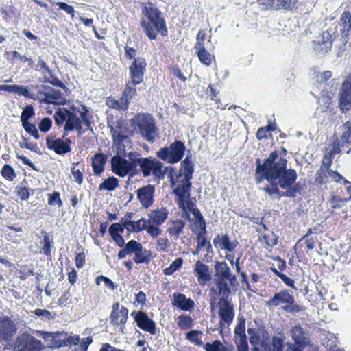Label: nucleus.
<instances>
[{"label": "nucleus", "mask_w": 351, "mask_h": 351, "mask_svg": "<svg viewBox=\"0 0 351 351\" xmlns=\"http://www.w3.org/2000/svg\"><path fill=\"white\" fill-rule=\"evenodd\" d=\"M234 333V339L247 337L245 334V322L243 318H239V322L236 325Z\"/></svg>", "instance_id": "obj_47"}, {"label": "nucleus", "mask_w": 351, "mask_h": 351, "mask_svg": "<svg viewBox=\"0 0 351 351\" xmlns=\"http://www.w3.org/2000/svg\"><path fill=\"white\" fill-rule=\"evenodd\" d=\"M195 50L197 51V54L201 63L206 66H210L214 59V56L206 50L205 48Z\"/></svg>", "instance_id": "obj_42"}, {"label": "nucleus", "mask_w": 351, "mask_h": 351, "mask_svg": "<svg viewBox=\"0 0 351 351\" xmlns=\"http://www.w3.org/2000/svg\"><path fill=\"white\" fill-rule=\"evenodd\" d=\"M143 138L149 143H154L158 136V128L153 117L149 114H138L133 119Z\"/></svg>", "instance_id": "obj_6"}, {"label": "nucleus", "mask_w": 351, "mask_h": 351, "mask_svg": "<svg viewBox=\"0 0 351 351\" xmlns=\"http://www.w3.org/2000/svg\"><path fill=\"white\" fill-rule=\"evenodd\" d=\"M119 185L117 178L114 176L109 177L104 180L102 183L99 184V191L107 190L109 191H114Z\"/></svg>", "instance_id": "obj_43"}, {"label": "nucleus", "mask_w": 351, "mask_h": 351, "mask_svg": "<svg viewBox=\"0 0 351 351\" xmlns=\"http://www.w3.org/2000/svg\"><path fill=\"white\" fill-rule=\"evenodd\" d=\"M134 158H136V152L128 150L124 154L117 152V154L110 160L112 172L119 177L136 175L137 169H136V162H134Z\"/></svg>", "instance_id": "obj_3"}, {"label": "nucleus", "mask_w": 351, "mask_h": 351, "mask_svg": "<svg viewBox=\"0 0 351 351\" xmlns=\"http://www.w3.org/2000/svg\"><path fill=\"white\" fill-rule=\"evenodd\" d=\"M108 128L112 136L113 142L116 147L117 152L124 154L131 149V141L128 136V129L122 121H117L115 123H108Z\"/></svg>", "instance_id": "obj_5"}, {"label": "nucleus", "mask_w": 351, "mask_h": 351, "mask_svg": "<svg viewBox=\"0 0 351 351\" xmlns=\"http://www.w3.org/2000/svg\"><path fill=\"white\" fill-rule=\"evenodd\" d=\"M69 110L66 108L59 109L57 112H56L54 114V119L56 123L58 125H62L64 122L66 123Z\"/></svg>", "instance_id": "obj_49"}, {"label": "nucleus", "mask_w": 351, "mask_h": 351, "mask_svg": "<svg viewBox=\"0 0 351 351\" xmlns=\"http://www.w3.org/2000/svg\"><path fill=\"white\" fill-rule=\"evenodd\" d=\"M172 304L184 311H191L195 307L194 301L191 298H187L184 294L180 293L173 294Z\"/></svg>", "instance_id": "obj_27"}, {"label": "nucleus", "mask_w": 351, "mask_h": 351, "mask_svg": "<svg viewBox=\"0 0 351 351\" xmlns=\"http://www.w3.org/2000/svg\"><path fill=\"white\" fill-rule=\"evenodd\" d=\"M256 162V179L258 182L266 180L271 184L278 185L286 191L299 187L298 185L293 186L298 178L296 171L287 168V160L277 151L271 152L263 164L260 163L259 159Z\"/></svg>", "instance_id": "obj_1"}, {"label": "nucleus", "mask_w": 351, "mask_h": 351, "mask_svg": "<svg viewBox=\"0 0 351 351\" xmlns=\"http://www.w3.org/2000/svg\"><path fill=\"white\" fill-rule=\"evenodd\" d=\"M190 188L186 186H174L173 193L178 197V202L179 208L182 210L184 213L190 211L193 215L194 210H199L195 208L193 202L188 200L190 196Z\"/></svg>", "instance_id": "obj_14"}, {"label": "nucleus", "mask_w": 351, "mask_h": 351, "mask_svg": "<svg viewBox=\"0 0 351 351\" xmlns=\"http://www.w3.org/2000/svg\"><path fill=\"white\" fill-rule=\"evenodd\" d=\"M107 161V156L102 153H97L92 158V167L96 176H100L104 172Z\"/></svg>", "instance_id": "obj_33"}, {"label": "nucleus", "mask_w": 351, "mask_h": 351, "mask_svg": "<svg viewBox=\"0 0 351 351\" xmlns=\"http://www.w3.org/2000/svg\"><path fill=\"white\" fill-rule=\"evenodd\" d=\"M194 273L197 278L198 283L201 286H205L206 284L211 280L209 266L200 261H197L195 263L194 265Z\"/></svg>", "instance_id": "obj_25"}, {"label": "nucleus", "mask_w": 351, "mask_h": 351, "mask_svg": "<svg viewBox=\"0 0 351 351\" xmlns=\"http://www.w3.org/2000/svg\"><path fill=\"white\" fill-rule=\"evenodd\" d=\"M139 84L138 83H134L132 80L128 82L126 84V86L123 92L122 97L127 99V101H130L136 95V90L135 86Z\"/></svg>", "instance_id": "obj_46"}, {"label": "nucleus", "mask_w": 351, "mask_h": 351, "mask_svg": "<svg viewBox=\"0 0 351 351\" xmlns=\"http://www.w3.org/2000/svg\"><path fill=\"white\" fill-rule=\"evenodd\" d=\"M177 324L181 330H187L193 326V319L191 317L182 314L178 317Z\"/></svg>", "instance_id": "obj_44"}, {"label": "nucleus", "mask_w": 351, "mask_h": 351, "mask_svg": "<svg viewBox=\"0 0 351 351\" xmlns=\"http://www.w3.org/2000/svg\"><path fill=\"white\" fill-rule=\"evenodd\" d=\"M154 193L155 187L151 184H147L137 189V198L142 207L148 208L153 204Z\"/></svg>", "instance_id": "obj_21"}, {"label": "nucleus", "mask_w": 351, "mask_h": 351, "mask_svg": "<svg viewBox=\"0 0 351 351\" xmlns=\"http://www.w3.org/2000/svg\"><path fill=\"white\" fill-rule=\"evenodd\" d=\"M37 92V101L48 104H60L64 99L62 93L47 85L31 86Z\"/></svg>", "instance_id": "obj_8"}, {"label": "nucleus", "mask_w": 351, "mask_h": 351, "mask_svg": "<svg viewBox=\"0 0 351 351\" xmlns=\"http://www.w3.org/2000/svg\"><path fill=\"white\" fill-rule=\"evenodd\" d=\"M340 143L341 146L343 147L346 146L348 147L350 145V138L351 137V122L346 121L340 128Z\"/></svg>", "instance_id": "obj_34"}, {"label": "nucleus", "mask_w": 351, "mask_h": 351, "mask_svg": "<svg viewBox=\"0 0 351 351\" xmlns=\"http://www.w3.org/2000/svg\"><path fill=\"white\" fill-rule=\"evenodd\" d=\"M129 101L127 99L121 98L116 99L114 98L108 97L106 100V105L111 108H114L120 111H125L128 108Z\"/></svg>", "instance_id": "obj_35"}, {"label": "nucleus", "mask_w": 351, "mask_h": 351, "mask_svg": "<svg viewBox=\"0 0 351 351\" xmlns=\"http://www.w3.org/2000/svg\"><path fill=\"white\" fill-rule=\"evenodd\" d=\"M101 282H103L105 286L111 290H114L116 289V286L114 285V282L110 278L106 276H99L96 278L97 285H99Z\"/></svg>", "instance_id": "obj_64"}, {"label": "nucleus", "mask_w": 351, "mask_h": 351, "mask_svg": "<svg viewBox=\"0 0 351 351\" xmlns=\"http://www.w3.org/2000/svg\"><path fill=\"white\" fill-rule=\"evenodd\" d=\"M71 141L69 139L64 141L62 138H53L52 136H48L46 139L47 147L53 150L57 154H64L71 152L70 145Z\"/></svg>", "instance_id": "obj_22"}, {"label": "nucleus", "mask_w": 351, "mask_h": 351, "mask_svg": "<svg viewBox=\"0 0 351 351\" xmlns=\"http://www.w3.org/2000/svg\"><path fill=\"white\" fill-rule=\"evenodd\" d=\"M290 335L294 343L287 342L286 351H303L304 347L310 342L308 334L300 324L291 328Z\"/></svg>", "instance_id": "obj_9"}, {"label": "nucleus", "mask_w": 351, "mask_h": 351, "mask_svg": "<svg viewBox=\"0 0 351 351\" xmlns=\"http://www.w3.org/2000/svg\"><path fill=\"white\" fill-rule=\"evenodd\" d=\"M261 242L264 244L266 248H271L276 245L277 238L273 233L268 235L264 234L262 237Z\"/></svg>", "instance_id": "obj_50"}, {"label": "nucleus", "mask_w": 351, "mask_h": 351, "mask_svg": "<svg viewBox=\"0 0 351 351\" xmlns=\"http://www.w3.org/2000/svg\"><path fill=\"white\" fill-rule=\"evenodd\" d=\"M34 114V108L32 106H26L23 109L21 116V121L22 123H27L28 119L33 117Z\"/></svg>", "instance_id": "obj_56"}, {"label": "nucleus", "mask_w": 351, "mask_h": 351, "mask_svg": "<svg viewBox=\"0 0 351 351\" xmlns=\"http://www.w3.org/2000/svg\"><path fill=\"white\" fill-rule=\"evenodd\" d=\"M36 70L41 72L43 77L46 76V73L49 75L51 74V70L49 69L46 62L43 60V59H42L40 57H39L38 59Z\"/></svg>", "instance_id": "obj_57"}, {"label": "nucleus", "mask_w": 351, "mask_h": 351, "mask_svg": "<svg viewBox=\"0 0 351 351\" xmlns=\"http://www.w3.org/2000/svg\"><path fill=\"white\" fill-rule=\"evenodd\" d=\"M43 233L44 234V238L43 240L40 241V243L43 245V252L48 256L51 255V241L46 232H43Z\"/></svg>", "instance_id": "obj_52"}, {"label": "nucleus", "mask_w": 351, "mask_h": 351, "mask_svg": "<svg viewBox=\"0 0 351 351\" xmlns=\"http://www.w3.org/2000/svg\"><path fill=\"white\" fill-rule=\"evenodd\" d=\"M332 73L330 71H324L316 75L317 88L322 96L330 97L337 89L338 82L332 78Z\"/></svg>", "instance_id": "obj_10"}, {"label": "nucleus", "mask_w": 351, "mask_h": 351, "mask_svg": "<svg viewBox=\"0 0 351 351\" xmlns=\"http://www.w3.org/2000/svg\"><path fill=\"white\" fill-rule=\"evenodd\" d=\"M186 146L184 143L176 140L169 146H165L156 152V156L167 163L175 164L180 162L185 153Z\"/></svg>", "instance_id": "obj_7"}, {"label": "nucleus", "mask_w": 351, "mask_h": 351, "mask_svg": "<svg viewBox=\"0 0 351 351\" xmlns=\"http://www.w3.org/2000/svg\"><path fill=\"white\" fill-rule=\"evenodd\" d=\"M219 317H220V326L226 324L230 325L234 317V310L232 303L224 297H221L218 302Z\"/></svg>", "instance_id": "obj_13"}, {"label": "nucleus", "mask_w": 351, "mask_h": 351, "mask_svg": "<svg viewBox=\"0 0 351 351\" xmlns=\"http://www.w3.org/2000/svg\"><path fill=\"white\" fill-rule=\"evenodd\" d=\"M11 93H16L19 96H23L25 98L32 100L37 99V92L36 93H32L30 88L25 86L12 85Z\"/></svg>", "instance_id": "obj_36"}, {"label": "nucleus", "mask_w": 351, "mask_h": 351, "mask_svg": "<svg viewBox=\"0 0 351 351\" xmlns=\"http://www.w3.org/2000/svg\"><path fill=\"white\" fill-rule=\"evenodd\" d=\"M206 351H233L232 346L226 347L219 340H215L213 343H206L204 346Z\"/></svg>", "instance_id": "obj_38"}, {"label": "nucleus", "mask_w": 351, "mask_h": 351, "mask_svg": "<svg viewBox=\"0 0 351 351\" xmlns=\"http://www.w3.org/2000/svg\"><path fill=\"white\" fill-rule=\"evenodd\" d=\"M216 279H226L232 287H236L237 280L235 275L231 273V269L225 261H217L215 265Z\"/></svg>", "instance_id": "obj_18"}, {"label": "nucleus", "mask_w": 351, "mask_h": 351, "mask_svg": "<svg viewBox=\"0 0 351 351\" xmlns=\"http://www.w3.org/2000/svg\"><path fill=\"white\" fill-rule=\"evenodd\" d=\"M185 225L186 223L182 220L173 221L169 223L167 232L173 240L177 241L180 236L183 234Z\"/></svg>", "instance_id": "obj_32"}, {"label": "nucleus", "mask_w": 351, "mask_h": 351, "mask_svg": "<svg viewBox=\"0 0 351 351\" xmlns=\"http://www.w3.org/2000/svg\"><path fill=\"white\" fill-rule=\"evenodd\" d=\"M170 242L167 238L161 237L157 240L156 249L158 251L168 252L170 247Z\"/></svg>", "instance_id": "obj_54"}, {"label": "nucleus", "mask_w": 351, "mask_h": 351, "mask_svg": "<svg viewBox=\"0 0 351 351\" xmlns=\"http://www.w3.org/2000/svg\"><path fill=\"white\" fill-rule=\"evenodd\" d=\"M303 306L295 304V302L287 306H282V310L290 313H296L304 311Z\"/></svg>", "instance_id": "obj_58"}, {"label": "nucleus", "mask_w": 351, "mask_h": 351, "mask_svg": "<svg viewBox=\"0 0 351 351\" xmlns=\"http://www.w3.org/2000/svg\"><path fill=\"white\" fill-rule=\"evenodd\" d=\"M332 47V36L328 32H324L314 41V49L320 55H325Z\"/></svg>", "instance_id": "obj_23"}, {"label": "nucleus", "mask_w": 351, "mask_h": 351, "mask_svg": "<svg viewBox=\"0 0 351 351\" xmlns=\"http://www.w3.org/2000/svg\"><path fill=\"white\" fill-rule=\"evenodd\" d=\"M152 253L149 250L143 249V246L134 254V261L136 263H149L152 260Z\"/></svg>", "instance_id": "obj_37"}, {"label": "nucleus", "mask_w": 351, "mask_h": 351, "mask_svg": "<svg viewBox=\"0 0 351 351\" xmlns=\"http://www.w3.org/2000/svg\"><path fill=\"white\" fill-rule=\"evenodd\" d=\"M279 186L276 184H271V186H266L263 190L269 195L276 197L277 199L281 197H295L296 193H300V188L295 187L292 190L288 191L280 192L279 190Z\"/></svg>", "instance_id": "obj_30"}, {"label": "nucleus", "mask_w": 351, "mask_h": 351, "mask_svg": "<svg viewBox=\"0 0 351 351\" xmlns=\"http://www.w3.org/2000/svg\"><path fill=\"white\" fill-rule=\"evenodd\" d=\"M131 315L134 316V321L138 328L152 335L156 334V324L154 320L148 317L146 313L140 311L136 313L135 311H133Z\"/></svg>", "instance_id": "obj_17"}, {"label": "nucleus", "mask_w": 351, "mask_h": 351, "mask_svg": "<svg viewBox=\"0 0 351 351\" xmlns=\"http://www.w3.org/2000/svg\"><path fill=\"white\" fill-rule=\"evenodd\" d=\"M48 204L51 206L58 205V207L62 206V202L60 199V195L58 192H53L49 194Z\"/></svg>", "instance_id": "obj_61"}, {"label": "nucleus", "mask_w": 351, "mask_h": 351, "mask_svg": "<svg viewBox=\"0 0 351 351\" xmlns=\"http://www.w3.org/2000/svg\"><path fill=\"white\" fill-rule=\"evenodd\" d=\"M286 337L282 332H278L272 337L271 344L273 351H284Z\"/></svg>", "instance_id": "obj_40"}, {"label": "nucleus", "mask_w": 351, "mask_h": 351, "mask_svg": "<svg viewBox=\"0 0 351 351\" xmlns=\"http://www.w3.org/2000/svg\"><path fill=\"white\" fill-rule=\"evenodd\" d=\"M237 346V351H249V346L247 337L239 338L234 339Z\"/></svg>", "instance_id": "obj_59"}, {"label": "nucleus", "mask_w": 351, "mask_h": 351, "mask_svg": "<svg viewBox=\"0 0 351 351\" xmlns=\"http://www.w3.org/2000/svg\"><path fill=\"white\" fill-rule=\"evenodd\" d=\"M45 346L34 336L23 333L16 338L14 351H43Z\"/></svg>", "instance_id": "obj_11"}, {"label": "nucleus", "mask_w": 351, "mask_h": 351, "mask_svg": "<svg viewBox=\"0 0 351 351\" xmlns=\"http://www.w3.org/2000/svg\"><path fill=\"white\" fill-rule=\"evenodd\" d=\"M14 323L8 317L0 319V339L9 340L16 332Z\"/></svg>", "instance_id": "obj_28"}, {"label": "nucleus", "mask_w": 351, "mask_h": 351, "mask_svg": "<svg viewBox=\"0 0 351 351\" xmlns=\"http://www.w3.org/2000/svg\"><path fill=\"white\" fill-rule=\"evenodd\" d=\"M136 162V168L139 166L143 176L145 178L153 176L158 180L163 179L168 169V167H164L162 162L152 157H141V154L136 152V158H134Z\"/></svg>", "instance_id": "obj_4"}, {"label": "nucleus", "mask_w": 351, "mask_h": 351, "mask_svg": "<svg viewBox=\"0 0 351 351\" xmlns=\"http://www.w3.org/2000/svg\"><path fill=\"white\" fill-rule=\"evenodd\" d=\"M169 212L165 208H158L149 213L148 220L149 221L150 225L152 227L156 229H160L159 226L166 221Z\"/></svg>", "instance_id": "obj_26"}, {"label": "nucleus", "mask_w": 351, "mask_h": 351, "mask_svg": "<svg viewBox=\"0 0 351 351\" xmlns=\"http://www.w3.org/2000/svg\"><path fill=\"white\" fill-rule=\"evenodd\" d=\"M142 245L135 240H130L125 245V248L128 254H135L141 247Z\"/></svg>", "instance_id": "obj_60"}, {"label": "nucleus", "mask_w": 351, "mask_h": 351, "mask_svg": "<svg viewBox=\"0 0 351 351\" xmlns=\"http://www.w3.org/2000/svg\"><path fill=\"white\" fill-rule=\"evenodd\" d=\"M44 82L49 83L55 86L62 88L64 90H66V86L62 82L58 77L53 76L52 73L49 77L44 76Z\"/></svg>", "instance_id": "obj_55"}, {"label": "nucleus", "mask_w": 351, "mask_h": 351, "mask_svg": "<svg viewBox=\"0 0 351 351\" xmlns=\"http://www.w3.org/2000/svg\"><path fill=\"white\" fill-rule=\"evenodd\" d=\"M183 264V259L182 258H178L173 261L171 264L163 270V273L165 275L170 276L174 272L181 268Z\"/></svg>", "instance_id": "obj_48"}, {"label": "nucleus", "mask_w": 351, "mask_h": 351, "mask_svg": "<svg viewBox=\"0 0 351 351\" xmlns=\"http://www.w3.org/2000/svg\"><path fill=\"white\" fill-rule=\"evenodd\" d=\"M213 245L217 248L232 252L237 246L238 242L236 240L232 241L226 234H219L214 239Z\"/></svg>", "instance_id": "obj_29"}, {"label": "nucleus", "mask_w": 351, "mask_h": 351, "mask_svg": "<svg viewBox=\"0 0 351 351\" xmlns=\"http://www.w3.org/2000/svg\"><path fill=\"white\" fill-rule=\"evenodd\" d=\"M141 25L143 32L150 40L156 39L158 33L162 36H167L165 20L161 12L152 4L142 8Z\"/></svg>", "instance_id": "obj_2"}, {"label": "nucleus", "mask_w": 351, "mask_h": 351, "mask_svg": "<svg viewBox=\"0 0 351 351\" xmlns=\"http://www.w3.org/2000/svg\"><path fill=\"white\" fill-rule=\"evenodd\" d=\"M193 216L195 218V226L201 230L202 232H206V221L199 210H194Z\"/></svg>", "instance_id": "obj_51"}, {"label": "nucleus", "mask_w": 351, "mask_h": 351, "mask_svg": "<svg viewBox=\"0 0 351 351\" xmlns=\"http://www.w3.org/2000/svg\"><path fill=\"white\" fill-rule=\"evenodd\" d=\"M193 171V162L182 163L180 174L176 178H173L172 173L174 169L173 167H169V175L171 176L172 185L174 186L191 187L190 180L192 179Z\"/></svg>", "instance_id": "obj_12"}, {"label": "nucleus", "mask_w": 351, "mask_h": 351, "mask_svg": "<svg viewBox=\"0 0 351 351\" xmlns=\"http://www.w3.org/2000/svg\"><path fill=\"white\" fill-rule=\"evenodd\" d=\"M294 302V298L287 291H282L276 293L269 300L266 302V306L275 308L279 306H287Z\"/></svg>", "instance_id": "obj_20"}, {"label": "nucleus", "mask_w": 351, "mask_h": 351, "mask_svg": "<svg viewBox=\"0 0 351 351\" xmlns=\"http://www.w3.org/2000/svg\"><path fill=\"white\" fill-rule=\"evenodd\" d=\"M128 318V310L125 306L121 307V311L111 312L110 316V323L113 325L120 326V330L123 332L124 325Z\"/></svg>", "instance_id": "obj_31"}, {"label": "nucleus", "mask_w": 351, "mask_h": 351, "mask_svg": "<svg viewBox=\"0 0 351 351\" xmlns=\"http://www.w3.org/2000/svg\"><path fill=\"white\" fill-rule=\"evenodd\" d=\"M80 123H82L80 117H78L75 113L69 111L65 123L64 130L66 132L73 131Z\"/></svg>", "instance_id": "obj_41"}, {"label": "nucleus", "mask_w": 351, "mask_h": 351, "mask_svg": "<svg viewBox=\"0 0 351 351\" xmlns=\"http://www.w3.org/2000/svg\"><path fill=\"white\" fill-rule=\"evenodd\" d=\"M215 285L217 289L219 290V293H222L221 297L224 298H228L231 294L230 285L226 279H215Z\"/></svg>", "instance_id": "obj_39"}, {"label": "nucleus", "mask_w": 351, "mask_h": 351, "mask_svg": "<svg viewBox=\"0 0 351 351\" xmlns=\"http://www.w3.org/2000/svg\"><path fill=\"white\" fill-rule=\"evenodd\" d=\"M298 0H258V3L262 10L293 9Z\"/></svg>", "instance_id": "obj_16"}, {"label": "nucleus", "mask_w": 351, "mask_h": 351, "mask_svg": "<svg viewBox=\"0 0 351 351\" xmlns=\"http://www.w3.org/2000/svg\"><path fill=\"white\" fill-rule=\"evenodd\" d=\"M1 175L5 179L10 181H12L16 177L13 168L9 165H5L1 169Z\"/></svg>", "instance_id": "obj_53"}, {"label": "nucleus", "mask_w": 351, "mask_h": 351, "mask_svg": "<svg viewBox=\"0 0 351 351\" xmlns=\"http://www.w3.org/2000/svg\"><path fill=\"white\" fill-rule=\"evenodd\" d=\"M56 5H58L61 10H64L66 14H69L73 19H74L75 10L73 6L64 2H56Z\"/></svg>", "instance_id": "obj_63"}, {"label": "nucleus", "mask_w": 351, "mask_h": 351, "mask_svg": "<svg viewBox=\"0 0 351 351\" xmlns=\"http://www.w3.org/2000/svg\"><path fill=\"white\" fill-rule=\"evenodd\" d=\"M109 234L111 237L121 234L124 231V227L119 223H112L109 228Z\"/></svg>", "instance_id": "obj_62"}, {"label": "nucleus", "mask_w": 351, "mask_h": 351, "mask_svg": "<svg viewBox=\"0 0 351 351\" xmlns=\"http://www.w3.org/2000/svg\"><path fill=\"white\" fill-rule=\"evenodd\" d=\"M143 230H145L147 232L154 238L157 237L162 233V230L152 227L148 219L141 218L137 221H133L132 232H139Z\"/></svg>", "instance_id": "obj_24"}, {"label": "nucleus", "mask_w": 351, "mask_h": 351, "mask_svg": "<svg viewBox=\"0 0 351 351\" xmlns=\"http://www.w3.org/2000/svg\"><path fill=\"white\" fill-rule=\"evenodd\" d=\"M147 63L144 58L134 59L129 67L130 75L134 83H141L145 71Z\"/></svg>", "instance_id": "obj_19"}, {"label": "nucleus", "mask_w": 351, "mask_h": 351, "mask_svg": "<svg viewBox=\"0 0 351 351\" xmlns=\"http://www.w3.org/2000/svg\"><path fill=\"white\" fill-rule=\"evenodd\" d=\"M202 332L193 330L186 333V339L195 346H201L203 345V341H202Z\"/></svg>", "instance_id": "obj_45"}, {"label": "nucleus", "mask_w": 351, "mask_h": 351, "mask_svg": "<svg viewBox=\"0 0 351 351\" xmlns=\"http://www.w3.org/2000/svg\"><path fill=\"white\" fill-rule=\"evenodd\" d=\"M339 108L342 113L351 109V73L342 84L339 93Z\"/></svg>", "instance_id": "obj_15"}]
</instances>
